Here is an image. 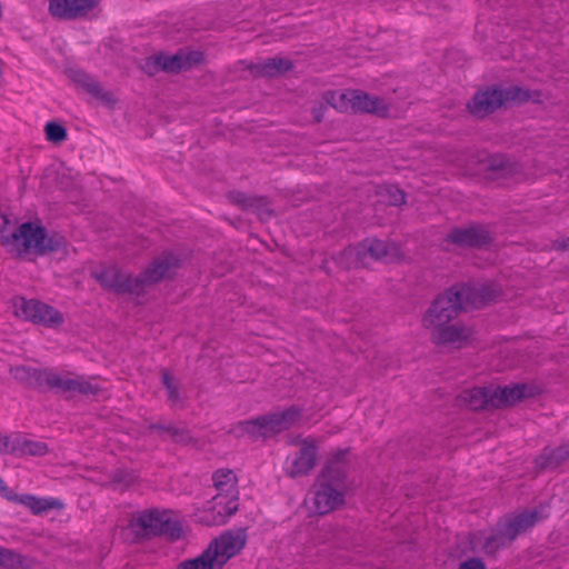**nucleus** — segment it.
I'll use <instances>...</instances> for the list:
<instances>
[{
    "label": "nucleus",
    "instance_id": "obj_1",
    "mask_svg": "<svg viewBox=\"0 0 569 569\" xmlns=\"http://www.w3.org/2000/svg\"><path fill=\"white\" fill-rule=\"evenodd\" d=\"M499 293L493 284L460 283L439 293L421 316V327L441 348L462 349L473 339V329L458 320L462 312L492 302Z\"/></svg>",
    "mask_w": 569,
    "mask_h": 569
},
{
    "label": "nucleus",
    "instance_id": "obj_2",
    "mask_svg": "<svg viewBox=\"0 0 569 569\" xmlns=\"http://www.w3.org/2000/svg\"><path fill=\"white\" fill-rule=\"evenodd\" d=\"M342 456L329 460L317 476L306 500L311 515L326 516L346 505L348 467Z\"/></svg>",
    "mask_w": 569,
    "mask_h": 569
},
{
    "label": "nucleus",
    "instance_id": "obj_3",
    "mask_svg": "<svg viewBox=\"0 0 569 569\" xmlns=\"http://www.w3.org/2000/svg\"><path fill=\"white\" fill-rule=\"evenodd\" d=\"M7 253L19 260L32 261L39 256H46L64 247L60 236H49L46 229L33 222L14 224L10 231H1V243Z\"/></svg>",
    "mask_w": 569,
    "mask_h": 569
},
{
    "label": "nucleus",
    "instance_id": "obj_4",
    "mask_svg": "<svg viewBox=\"0 0 569 569\" xmlns=\"http://www.w3.org/2000/svg\"><path fill=\"white\" fill-rule=\"evenodd\" d=\"M14 372L16 378H29L30 383H34L37 387L56 389L58 392L70 397L81 395L89 399H96L103 393V388L100 385L80 376L58 373L50 370H31L26 367H18Z\"/></svg>",
    "mask_w": 569,
    "mask_h": 569
},
{
    "label": "nucleus",
    "instance_id": "obj_5",
    "mask_svg": "<svg viewBox=\"0 0 569 569\" xmlns=\"http://www.w3.org/2000/svg\"><path fill=\"white\" fill-rule=\"evenodd\" d=\"M129 528L136 538L167 536L177 540L182 536V528L172 513L159 510H146L132 515Z\"/></svg>",
    "mask_w": 569,
    "mask_h": 569
},
{
    "label": "nucleus",
    "instance_id": "obj_6",
    "mask_svg": "<svg viewBox=\"0 0 569 569\" xmlns=\"http://www.w3.org/2000/svg\"><path fill=\"white\" fill-rule=\"evenodd\" d=\"M13 313L22 320L49 329H57L64 322V317L59 310L36 299L16 298Z\"/></svg>",
    "mask_w": 569,
    "mask_h": 569
},
{
    "label": "nucleus",
    "instance_id": "obj_7",
    "mask_svg": "<svg viewBox=\"0 0 569 569\" xmlns=\"http://www.w3.org/2000/svg\"><path fill=\"white\" fill-rule=\"evenodd\" d=\"M213 485L219 493L213 498V509H217L219 519L214 522H223L238 510L237 476L230 469L217 470L212 476Z\"/></svg>",
    "mask_w": 569,
    "mask_h": 569
},
{
    "label": "nucleus",
    "instance_id": "obj_8",
    "mask_svg": "<svg viewBox=\"0 0 569 569\" xmlns=\"http://www.w3.org/2000/svg\"><path fill=\"white\" fill-rule=\"evenodd\" d=\"M182 267L181 258L172 252H164L157 257L143 272L138 276L140 293L159 281L169 279Z\"/></svg>",
    "mask_w": 569,
    "mask_h": 569
},
{
    "label": "nucleus",
    "instance_id": "obj_9",
    "mask_svg": "<svg viewBox=\"0 0 569 569\" xmlns=\"http://www.w3.org/2000/svg\"><path fill=\"white\" fill-rule=\"evenodd\" d=\"M92 277L107 290L116 293L141 295L138 276L131 277L116 266L104 267L92 273Z\"/></svg>",
    "mask_w": 569,
    "mask_h": 569
},
{
    "label": "nucleus",
    "instance_id": "obj_10",
    "mask_svg": "<svg viewBox=\"0 0 569 569\" xmlns=\"http://www.w3.org/2000/svg\"><path fill=\"white\" fill-rule=\"evenodd\" d=\"M291 443H296L299 450L286 469V475L292 479L308 476L318 460L316 442L312 439H296Z\"/></svg>",
    "mask_w": 569,
    "mask_h": 569
},
{
    "label": "nucleus",
    "instance_id": "obj_11",
    "mask_svg": "<svg viewBox=\"0 0 569 569\" xmlns=\"http://www.w3.org/2000/svg\"><path fill=\"white\" fill-rule=\"evenodd\" d=\"M247 532L243 528L229 530L209 543L221 565L224 566L230 558L239 553L246 546Z\"/></svg>",
    "mask_w": 569,
    "mask_h": 569
},
{
    "label": "nucleus",
    "instance_id": "obj_12",
    "mask_svg": "<svg viewBox=\"0 0 569 569\" xmlns=\"http://www.w3.org/2000/svg\"><path fill=\"white\" fill-rule=\"evenodd\" d=\"M537 392V387L527 383L506 387L491 386V408L500 409L515 406L523 399L533 397Z\"/></svg>",
    "mask_w": 569,
    "mask_h": 569
},
{
    "label": "nucleus",
    "instance_id": "obj_13",
    "mask_svg": "<svg viewBox=\"0 0 569 569\" xmlns=\"http://www.w3.org/2000/svg\"><path fill=\"white\" fill-rule=\"evenodd\" d=\"M99 0H50L49 13L60 20L83 18L97 8Z\"/></svg>",
    "mask_w": 569,
    "mask_h": 569
},
{
    "label": "nucleus",
    "instance_id": "obj_14",
    "mask_svg": "<svg viewBox=\"0 0 569 569\" xmlns=\"http://www.w3.org/2000/svg\"><path fill=\"white\" fill-rule=\"evenodd\" d=\"M445 241L463 248H482L491 241L489 231L480 226L455 228L446 234Z\"/></svg>",
    "mask_w": 569,
    "mask_h": 569
},
{
    "label": "nucleus",
    "instance_id": "obj_15",
    "mask_svg": "<svg viewBox=\"0 0 569 569\" xmlns=\"http://www.w3.org/2000/svg\"><path fill=\"white\" fill-rule=\"evenodd\" d=\"M502 106L501 89L497 87H488L477 91L467 103L469 112L478 118H483Z\"/></svg>",
    "mask_w": 569,
    "mask_h": 569
},
{
    "label": "nucleus",
    "instance_id": "obj_16",
    "mask_svg": "<svg viewBox=\"0 0 569 569\" xmlns=\"http://www.w3.org/2000/svg\"><path fill=\"white\" fill-rule=\"evenodd\" d=\"M542 517L537 510L508 513L498 521L513 542L518 536L531 529Z\"/></svg>",
    "mask_w": 569,
    "mask_h": 569
},
{
    "label": "nucleus",
    "instance_id": "obj_17",
    "mask_svg": "<svg viewBox=\"0 0 569 569\" xmlns=\"http://www.w3.org/2000/svg\"><path fill=\"white\" fill-rule=\"evenodd\" d=\"M361 244L367 262L369 258L387 262L400 261L403 259V253L395 242L379 239H366Z\"/></svg>",
    "mask_w": 569,
    "mask_h": 569
},
{
    "label": "nucleus",
    "instance_id": "obj_18",
    "mask_svg": "<svg viewBox=\"0 0 569 569\" xmlns=\"http://www.w3.org/2000/svg\"><path fill=\"white\" fill-rule=\"evenodd\" d=\"M300 412L296 408H289L282 412L261 416L260 423L262 430V438L271 437L283 430L289 429L296 423Z\"/></svg>",
    "mask_w": 569,
    "mask_h": 569
},
{
    "label": "nucleus",
    "instance_id": "obj_19",
    "mask_svg": "<svg viewBox=\"0 0 569 569\" xmlns=\"http://www.w3.org/2000/svg\"><path fill=\"white\" fill-rule=\"evenodd\" d=\"M254 78H276L293 69V62L288 58H269L257 63L247 66Z\"/></svg>",
    "mask_w": 569,
    "mask_h": 569
},
{
    "label": "nucleus",
    "instance_id": "obj_20",
    "mask_svg": "<svg viewBox=\"0 0 569 569\" xmlns=\"http://www.w3.org/2000/svg\"><path fill=\"white\" fill-rule=\"evenodd\" d=\"M203 59V54L200 51L180 50L172 56L162 54V69L167 72L177 73L201 64Z\"/></svg>",
    "mask_w": 569,
    "mask_h": 569
},
{
    "label": "nucleus",
    "instance_id": "obj_21",
    "mask_svg": "<svg viewBox=\"0 0 569 569\" xmlns=\"http://www.w3.org/2000/svg\"><path fill=\"white\" fill-rule=\"evenodd\" d=\"M228 197L232 203L242 209L254 211L261 220H268L272 217L273 211L264 197L248 196L239 191H232Z\"/></svg>",
    "mask_w": 569,
    "mask_h": 569
},
{
    "label": "nucleus",
    "instance_id": "obj_22",
    "mask_svg": "<svg viewBox=\"0 0 569 569\" xmlns=\"http://www.w3.org/2000/svg\"><path fill=\"white\" fill-rule=\"evenodd\" d=\"M357 89H348L345 91L327 90L325 91V98L329 102L330 107L341 113H356Z\"/></svg>",
    "mask_w": 569,
    "mask_h": 569
},
{
    "label": "nucleus",
    "instance_id": "obj_23",
    "mask_svg": "<svg viewBox=\"0 0 569 569\" xmlns=\"http://www.w3.org/2000/svg\"><path fill=\"white\" fill-rule=\"evenodd\" d=\"M356 113H370L380 118H388L389 103L381 97L369 94L359 90Z\"/></svg>",
    "mask_w": 569,
    "mask_h": 569
},
{
    "label": "nucleus",
    "instance_id": "obj_24",
    "mask_svg": "<svg viewBox=\"0 0 569 569\" xmlns=\"http://www.w3.org/2000/svg\"><path fill=\"white\" fill-rule=\"evenodd\" d=\"M458 400L461 406L470 410L491 408V386L465 390L459 395Z\"/></svg>",
    "mask_w": 569,
    "mask_h": 569
},
{
    "label": "nucleus",
    "instance_id": "obj_25",
    "mask_svg": "<svg viewBox=\"0 0 569 569\" xmlns=\"http://www.w3.org/2000/svg\"><path fill=\"white\" fill-rule=\"evenodd\" d=\"M73 80L78 82L89 94L100 100L106 106L112 107L117 103L116 97L104 90L98 81L82 71H76L72 76Z\"/></svg>",
    "mask_w": 569,
    "mask_h": 569
},
{
    "label": "nucleus",
    "instance_id": "obj_26",
    "mask_svg": "<svg viewBox=\"0 0 569 569\" xmlns=\"http://www.w3.org/2000/svg\"><path fill=\"white\" fill-rule=\"evenodd\" d=\"M11 500L23 505L29 508L30 511L38 516L49 510H61L64 506L62 501L54 498H39L32 495L14 496Z\"/></svg>",
    "mask_w": 569,
    "mask_h": 569
},
{
    "label": "nucleus",
    "instance_id": "obj_27",
    "mask_svg": "<svg viewBox=\"0 0 569 569\" xmlns=\"http://www.w3.org/2000/svg\"><path fill=\"white\" fill-rule=\"evenodd\" d=\"M512 541L498 521L487 536L479 538L481 550L489 556H495L500 549L510 546Z\"/></svg>",
    "mask_w": 569,
    "mask_h": 569
},
{
    "label": "nucleus",
    "instance_id": "obj_28",
    "mask_svg": "<svg viewBox=\"0 0 569 569\" xmlns=\"http://www.w3.org/2000/svg\"><path fill=\"white\" fill-rule=\"evenodd\" d=\"M563 463H569V443L556 449H545L536 458V468L539 470L556 469Z\"/></svg>",
    "mask_w": 569,
    "mask_h": 569
},
{
    "label": "nucleus",
    "instance_id": "obj_29",
    "mask_svg": "<svg viewBox=\"0 0 569 569\" xmlns=\"http://www.w3.org/2000/svg\"><path fill=\"white\" fill-rule=\"evenodd\" d=\"M213 551L207 547L199 556L181 561L176 569H222Z\"/></svg>",
    "mask_w": 569,
    "mask_h": 569
},
{
    "label": "nucleus",
    "instance_id": "obj_30",
    "mask_svg": "<svg viewBox=\"0 0 569 569\" xmlns=\"http://www.w3.org/2000/svg\"><path fill=\"white\" fill-rule=\"evenodd\" d=\"M335 259L341 268L347 270L367 266L361 243L346 248Z\"/></svg>",
    "mask_w": 569,
    "mask_h": 569
},
{
    "label": "nucleus",
    "instance_id": "obj_31",
    "mask_svg": "<svg viewBox=\"0 0 569 569\" xmlns=\"http://www.w3.org/2000/svg\"><path fill=\"white\" fill-rule=\"evenodd\" d=\"M483 167L487 171L501 172L503 176H513L522 171V167L518 162H511L500 156L488 157Z\"/></svg>",
    "mask_w": 569,
    "mask_h": 569
},
{
    "label": "nucleus",
    "instance_id": "obj_32",
    "mask_svg": "<svg viewBox=\"0 0 569 569\" xmlns=\"http://www.w3.org/2000/svg\"><path fill=\"white\" fill-rule=\"evenodd\" d=\"M229 433L236 438L247 436L253 440H258L262 438L260 418L258 417L252 420L238 422L237 425L230 428Z\"/></svg>",
    "mask_w": 569,
    "mask_h": 569
},
{
    "label": "nucleus",
    "instance_id": "obj_33",
    "mask_svg": "<svg viewBox=\"0 0 569 569\" xmlns=\"http://www.w3.org/2000/svg\"><path fill=\"white\" fill-rule=\"evenodd\" d=\"M137 483H139V476L134 470L118 469L111 475L110 482L102 485L110 486L113 489L127 490Z\"/></svg>",
    "mask_w": 569,
    "mask_h": 569
},
{
    "label": "nucleus",
    "instance_id": "obj_34",
    "mask_svg": "<svg viewBox=\"0 0 569 569\" xmlns=\"http://www.w3.org/2000/svg\"><path fill=\"white\" fill-rule=\"evenodd\" d=\"M502 100L503 104L507 102H527L529 100L532 101H540V92L539 91H529L527 89H523L521 87H510L507 89H501Z\"/></svg>",
    "mask_w": 569,
    "mask_h": 569
},
{
    "label": "nucleus",
    "instance_id": "obj_35",
    "mask_svg": "<svg viewBox=\"0 0 569 569\" xmlns=\"http://www.w3.org/2000/svg\"><path fill=\"white\" fill-rule=\"evenodd\" d=\"M49 452L48 446L43 441H34L26 437L19 436L18 457L31 456L42 457Z\"/></svg>",
    "mask_w": 569,
    "mask_h": 569
},
{
    "label": "nucleus",
    "instance_id": "obj_36",
    "mask_svg": "<svg viewBox=\"0 0 569 569\" xmlns=\"http://www.w3.org/2000/svg\"><path fill=\"white\" fill-rule=\"evenodd\" d=\"M27 559L22 555L7 548L0 547V567L17 569L26 566Z\"/></svg>",
    "mask_w": 569,
    "mask_h": 569
},
{
    "label": "nucleus",
    "instance_id": "obj_37",
    "mask_svg": "<svg viewBox=\"0 0 569 569\" xmlns=\"http://www.w3.org/2000/svg\"><path fill=\"white\" fill-rule=\"evenodd\" d=\"M162 382L168 392V400L172 403H178L181 401L180 396V386L176 378L171 376L168 371H162Z\"/></svg>",
    "mask_w": 569,
    "mask_h": 569
},
{
    "label": "nucleus",
    "instance_id": "obj_38",
    "mask_svg": "<svg viewBox=\"0 0 569 569\" xmlns=\"http://www.w3.org/2000/svg\"><path fill=\"white\" fill-rule=\"evenodd\" d=\"M44 133L48 141L60 143L67 139L66 128L58 122H48L44 127Z\"/></svg>",
    "mask_w": 569,
    "mask_h": 569
},
{
    "label": "nucleus",
    "instance_id": "obj_39",
    "mask_svg": "<svg viewBox=\"0 0 569 569\" xmlns=\"http://www.w3.org/2000/svg\"><path fill=\"white\" fill-rule=\"evenodd\" d=\"M19 435L0 432V455L17 456Z\"/></svg>",
    "mask_w": 569,
    "mask_h": 569
},
{
    "label": "nucleus",
    "instance_id": "obj_40",
    "mask_svg": "<svg viewBox=\"0 0 569 569\" xmlns=\"http://www.w3.org/2000/svg\"><path fill=\"white\" fill-rule=\"evenodd\" d=\"M328 106H330V104L326 100L325 92H323L321 94L320 100L315 101L313 106L311 108V114L313 117L315 123H321L323 121Z\"/></svg>",
    "mask_w": 569,
    "mask_h": 569
},
{
    "label": "nucleus",
    "instance_id": "obj_41",
    "mask_svg": "<svg viewBox=\"0 0 569 569\" xmlns=\"http://www.w3.org/2000/svg\"><path fill=\"white\" fill-rule=\"evenodd\" d=\"M387 198L388 203L391 206H401L406 202V194L402 190L395 186H387L383 189Z\"/></svg>",
    "mask_w": 569,
    "mask_h": 569
},
{
    "label": "nucleus",
    "instance_id": "obj_42",
    "mask_svg": "<svg viewBox=\"0 0 569 569\" xmlns=\"http://www.w3.org/2000/svg\"><path fill=\"white\" fill-rule=\"evenodd\" d=\"M142 70L149 76H153L159 71H163L162 69V54L149 57L144 60L141 66Z\"/></svg>",
    "mask_w": 569,
    "mask_h": 569
},
{
    "label": "nucleus",
    "instance_id": "obj_43",
    "mask_svg": "<svg viewBox=\"0 0 569 569\" xmlns=\"http://www.w3.org/2000/svg\"><path fill=\"white\" fill-rule=\"evenodd\" d=\"M173 442L181 446H192L197 443V440L188 428L179 427L178 431L174 432Z\"/></svg>",
    "mask_w": 569,
    "mask_h": 569
},
{
    "label": "nucleus",
    "instance_id": "obj_44",
    "mask_svg": "<svg viewBox=\"0 0 569 569\" xmlns=\"http://www.w3.org/2000/svg\"><path fill=\"white\" fill-rule=\"evenodd\" d=\"M459 569H486L483 561L479 558H471L462 561Z\"/></svg>",
    "mask_w": 569,
    "mask_h": 569
},
{
    "label": "nucleus",
    "instance_id": "obj_45",
    "mask_svg": "<svg viewBox=\"0 0 569 569\" xmlns=\"http://www.w3.org/2000/svg\"><path fill=\"white\" fill-rule=\"evenodd\" d=\"M169 423L163 422H157V423H150L147 427V432H159V433H166L167 428Z\"/></svg>",
    "mask_w": 569,
    "mask_h": 569
},
{
    "label": "nucleus",
    "instance_id": "obj_46",
    "mask_svg": "<svg viewBox=\"0 0 569 569\" xmlns=\"http://www.w3.org/2000/svg\"><path fill=\"white\" fill-rule=\"evenodd\" d=\"M179 427L174 425H168L166 433H168L172 439L174 437V432L178 431Z\"/></svg>",
    "mask_w": 569,
    "mask_h": 569
},
{
    "label": "nucleus",
    "instance_id": "obj_47",
    "mask_svg": "<svg viewBox=\"0 0 569 569\" xmlns=\"http://www.w3.org/2000/svg\"><path fill=\"white\" fill-rule=\"evenodd\" d=\"M8 486L4 483V481L0 478V492H7Z\"/></svg>",
    "mask_w": 569,
    "mask_h": 569
},
{
    "label": "nucleus",
    "instance_id": "obj_48",
    "mask_svg": "<svg viewBox=\"0 0 569 569\" xmlns=\"http://www.w3.org/2000/svg\"><path fill=\"white\" fill-rule=\"evenodd\" d=\"M562 247L565 250H569V237L563 241Z\"/></svg>",
    "mask_w": 569,
    "mask_h": 569
}]
</instances>
